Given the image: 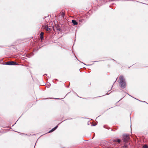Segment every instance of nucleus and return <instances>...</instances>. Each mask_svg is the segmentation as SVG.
<instances>
[{
    "mask_svg": "<svg viewBox=\"0 0 148 148\" xmlns=\"http://www.w3.org/2000/svg\"><path fill=\"white\" fill-rule=\"evenodd\" d=\"M119 84L120 86L122 88H125L126 86V84L124 77L121 76L119 77Z\"/></svg>",
    "mask_w": 148,
    "mask_h": 148,
    "instance_id": "1",
    "label": "nucleus"
},
{
    "mask_svg": "<svg viewBox=\"0 0 148 148\" xmlns=\"http://www.w3.org/2000/svg\"><path fill=\"white\" fill-rule=\"evenodd\" d=\"M123 139L125 142H126L129 138V137L128 135L124 134L123 136Z\"/></svg>",
    "mask_w": 148,
    "mask_h": 148,
    "instance_id": "2",
    "label": "nucleus"
},
{
    "mask_svg": "<svg viewBox=\"0 0 148 148\" xmlns=\"http://www.w3.org/2000/svg\"><path fill=\"white\" fill-rule=\"evenodd\" d=\"M6 64L8 65H17V64L15 62L13 61L8 62H7Z\"/></svg>",
    "mask_w": 148,
    "mask_h": 148,
    "instance_id": "3",
    "label": "nucleus"
},
{
    "mask_svg": "<svg viewBox=\"0 0 148 148\" xmlns=\"http://www.w3.org/2000/svg\"><path fill=\"white\" fill-rule=\"evenodd\" d=\"M43 34H44V33L42 32H41L40 34V39L41 40H42L43 38Z\"/></svg>",
    "mask_w": 148,
    "mask_h": 148,
    "instance_id": "4",
    "label": "nucleus"
},
{
    "mask_svg": "<svg viewBox=\"0 0 148 148\" xmlns=\"http://www.w3.org/2000/svg\"><path fill=\"white\" fill-rule=\"evenodd\" d=\"M72 22L74 25H77L78 24L77 22L75 20H73L72 21Z\"/></svg>",
    "mask_w": 148,
    "mask_h": 148,
    "instance_id": "5",
    "label": "nucleus"
},
{
    "mask_svg": "<svg viewBox=\"0 0 148 148\" xmlns=\"http://www.w3.org/2000/svg\"><path fill=\"white\" fill-rule=\"evenodd\" d=\"M115 142H116L118 143H120L121 142V140L119 139L116 140H115Z\"/></svg>",
    "mask_w": 148,
    "mask_h": 148,
    "instance_id": "6",
    "label": "nucleus"
},
{
    "mask_svg": "<svg viewBox=\"0 0 148 148\" xmlns=\"http://www.w3.org/2000/svg\"><path fill=\"white\" fill-rule=\"evenodd\" d=\"M143 147V148H148V146L146 145H144Z\"/></svg>",
    "mask_w": 148,
    "mask_h": 148,
    "instance_id": "7",
    "label": "nucleus"
},
{
    "mask_svg": "<svg viewBox=\"0 0 148 148\" xmlns=\"http://www.w3.org/2000/svg\"><path fill=\"white\" fill-rule=\"evenodd\" d=\"M47 87L48 88L50 86V83H49L47 84L46 85Z\"/></svg>",
    "mask_w": 148,
    "mask_h": 148,
    "instance_id": "8",
    "label": "nucleus"
},
{
    "mask_svg": "<svg viewBox=\"0 0 148 148\" xmlns=\"http://www.w3.org/2000/svg\"><path fill=\"white\" fill-rule=\"evenodd\" d=\"M46 30L47 31H49V30H50V28L48 27H47L46 28Z\"/></svg>",
    "mask_w": 148,
    "mask_h": 148,
    "instance_id": "9",
    "label": "nucleus"
},
{
    "mask_svg": "<svg viewBox=\"0 0 148 148\" xmlns=\"http://www.w3.org/2000/svg\"><path fill=\"white\" fill-rule=\"evenodd\" d=\"M54 129L53 128L49 132H52L53 131H54Z\"/></svg>",
    "mask_w": 148,
    "mask_h": 148,
    "instance_id": "10",
    "label": "nucleus"
},
{
    "mask_svg": "<svg viewBox=\"0 0 148 148\" xmlns=\"http://www.w3.org/2000/svg\"><path fill=\"white\" fill-rule=\"evenodd\" d=\"M57 30L59 32L61 30V29L60 28H57Z\"/></svg>",
    "mask_w": 148,
    "mask_h": 148,
    "instance_id": "11",
    "label": "nucleus"
},
{
    "mask_svg": "<svg viewBox=\"0 0 148 148\" xmlns=\"http://www.w3.org/2000/svg\"><path fill=\"white\" fill-rule=\"evenodd\" d=\"M58 127V126L57 125L53 128L54 130H55L56 129H57V128Z\"/></svg>",
    "mask_w": 148,
    "mask_h": 148,
    "instance_id": "12",
    "label": "nucleus"
},
{
    "mask_svg": "<svg viewBox=\"0 0 148 148\" xmlns=\"http://www.w3.org/2000/svg\"><path fill=\"white\" fill-rule=\"evenodd\" d=\"M58 127V126L57 125L53 128L54 130H55L56 129H57V128Z\"/></svg>",
    "mask_w": 148,
    "mask_h": 148,
    "instance_id": "13",
    "label": "nucleus"
}]
</instances>
